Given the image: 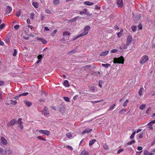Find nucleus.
Instances as JSON below:
<instances>
[{"instance_id": "nucleus-1", "label": "nucleus", "mask_w": 155, "mask_h": 155, "mask_svg": "<svg viewBox=\"0 0 155 155\" xmlns=\"http://www.w3.org/2000/svg\"><path fill=\"white\" fill-rule=\"evenodd\" d=\"M90 28L91 27L90 26H86L84 29L83 32L77 36L76 38L73 39V40H75L77 38L87 35L88 33V31L90 30Z\"/></svg>"}, {"instance_id": "nucleus-2", "label": "nucleus", "mask_w": 155, "mask_h": 155, "mask_svg": "<svg viewBox=\"0 0 155 155\" xmlns=\"http://www.w3.org/2000/svg\"><path fill=\"white\" fill-rule=\"evenodd\" d=\"M124 57L122 56L118 58H115L113 60V62L114 64H123L124 63Z\"/></svg>"}, {"instance_id": "nucleus-3", "label": "nucleus", "mask_w": 155, "mask_h": 155, "mask_svg": "<svg viewBox=\"0 0 155 155\" xmlns=\"http://www.w3.org/2000/svg\"><path fill=\"white\" fill-rule=\"evenodd\" d=\"M149 60V57L147 55L143 56L139 60V63L140 64H143L147 62Z\"/></svg>"}, {"instance_id": "nucleus-4", "label": "nucleus", "mask_w": 155, "mask_h": 155, "mask_svg": "<svg viewBox=\"0 0 155 155\" xmlns=\"http://www.w3.org/2000/svg\"><path fill=\"white\" fill-rule=\"evenodd\" d=\"M37 131H38V130ZM39 133L40 134H45L47 136L49 135L51 133L48 130H38Z\"/></svg>"}, {"instance_id": "nucleus-5", "label": "nucleus", "mask_w": 155, "mask_h": 155, "mask_svg": "<svg viewBox=\"0 0 155 155\" xmlns=\"http://www.w3.org/2000/svg\"><path fill=\"white\" fill-rule=\"evenodd\" d=\"M42 113L43 114H44L45 116L48 115L49 114V111L48 110V109L47 107H45L42 111Z\"/></svg>"}, {"instance_id": "nucleus-6", "label": "nucleus", "mask_w": 155, "mask_h": 155, "mask_svg": "<svg viewBox=\"0 0 155 155\" xmlns=\"http://www.w3.org/2000/svg\"><path fill=\"white\" fill-rule=\"evenodd\" d=\"M117 4L118 7L120 8H122L123 5V0H117Z\"/></svg>"}, {"instance_id": "nucleus-7", "label": "nucleus", "mask_w": 155, "mask_h": 155, "mask_svg": "<svg viewBox=\"0 0 155 155\" xmlns=\"http://www.w3.org/2000/svg\"><path fill=\"white\" fill-rule=\"evenodd\" d=\"M132 42V38L131 36H128L127 41H126V45H127L128 46Z\"/></svg>"}, {"instance_id": "nucleus-8", "label": "nucleus", "mask_w": 155, "mask_h": 155, "mask_svg": "<svg viewBox=\"0 0 155 155\" xmlns=\"http://www.w3.org/2000/svg\"><path fill=\"white\" fill-rule=\"evenodd\" d=\"M119 48L120 49V51L122 52L124 49L127 48V46L125 44L123 43L122 44L121 46Z\"/></svg>"}, {"instance_id": "nucleus-9", "label": "nucleus", "mask_w": 155, "mask_h": 155, "mask_svg": "<svg viewBox=\"0 0 155 155\" xmlns=\"http://www.w3.org/2000/svg\"><path fill=\"white\" fill-rule=\"evenodd\" d=\"M7 153V150L4 149H3L0 147V153L2 155H6Z\"/></svg>"}, {"instance_id": "nucleus-10", "label": "nucleus", "mask_w": 155, "mask_h": 155, "mask_svg": "<svg viewBox=\"0 0 155 155\" xmlns=\"http://www.w3.org/2000/svg\"><path fill=\"white\" fill-rule=\"evenodd\" d=\"M144 92V88L143 87H141L138 92V94L141 97L143 94Z\"/></svg>"}, {"instance_id": "nucleus-11", "label": "nucleus", "mask_w": 155, "mask_h": 155, "mask_svg": "<svg viewBox=\"0 0 155 155\" xmlns=\"http://www.w3.org/2000/svg\"><path fill=\"white\" fill-rule=\"evenodd\" d=\"M24 102L26 106L28 107H30L32 105V103L28 101L25 100L24 101Z\"/></svg>"}, {"instance_id": "nucleus-12", "label": "nucleus", "mask_w": 155, "mask_h": 155, "mask_svg": "<svg viewBox=\"0 0 155 155\" xmlns=\"http://www.w3.org/2000/svg\"><path fill=\"white\" fill-rule=\"evenodd\" d=\"M37 40L41 41L43 44H46L47 43V41L44 39L40 37L37 38Z\"/></svg>"}, {"instance_id": "nucleus-13", "label": "nucleus", "mask_w": 155, "mask_h": 155, "mask_svg": "<svg viewBox=\"0 0 155 155\" xmlns=\"http://www.w3.org/2000/svg\"><path fill=\"white\" fill-rule=\"evenodd\" d=\"M1 140L2 141V143L4 145H6L7 143L6 140L4 137H2Z\"/></svg>"}, {"instance_id": "nucleus-14", "label": "nucleus", "mask_w": 155, "mask_h": 155, "mask_svg": "<svg viewBox=\"0 0 155 155\" xmlns=\"http://www.w3.org/2000/svg\"><path fill=\"white\" fill-rule=\"evenodd\" d=\"M16 121L15 119H13L10 121L9 124L10 125L13 126L16 123Z\"/></svg>"}, {"instance_id": "nucleus-15", "label": "nucleus", "mask_w": 155, "mask_h": 155, "mask_svg": "<svg viewBox=\"0 0 155 155\" xmlns=\"http://www.w3.org/2000/svg\"><path fill=\"white\" fill-rule=\"evenodd\" d=\"M12 11V8L10 6H7L6 8V13H9Z\"/></svg>"}, {"instance_id": "nucleus-16", "label": "nucleus", "mask_w": 155, "mask_h": 155, "mask_svg": "<svg viewBox=\"0 0 155 155\" xmlns=\"http://www.w3.org/2000/svg\"><path fill=\"white\" fill-rule=\"evenodd\" d=\"M70 35V33L68 32L67 31L63 32V35L64 37H66L67 36H69Z\"/></svg>"}, {"instance_id": "nucleus-17", "label": "nucleus", "mask_w": 155, "mask_h": 155, "mask_svg": "<svg viewBox=\"0 0 155 155\" xmlns=\"http://www.w3.org/2000/svg\"><path fill=\"white\" fill-rule=\"evenodd\" d=\"M92 130V129L90 128L86 129L84 130L82 132V134H84L86 133H88L91 131Z\"/></svg>"}, {"instance_id": "nucleus-18", "label": "nucleus", "mask_w": 155, "mask_h": 155, "mask_svg": "<svg viewBox=\"0 0 155 155\" xmlns=\"http://www.w3.org/2000/svg\"><path fill=\"white\" fill-rule=\"evenodd\" d=\"M84 4L87 5L91 6L94 5L93 2H90L89 1H86L84 2Z\"/></svg>"}, {"instance_id": "nucleus-19", "label": "nucleus", "mask_w": 155, "mask_h": 155, "mask_svg": "<svg viewBox=\"0 0 155 155\" xmlns=\"http://www.w3.org/2000/svg\"><path fill=\"white\" fill-rule=\"evenodd\" d=\"M108 53L109 51H106L104 52L101 53L100 54V55L101 56H105L107 55L108 54Z\"/></svg>"}, {"instance_id": "nucleus-20", "label": "nucleus", "mask_w": 155, "mask_h": 155, "mask_svg": "<svg viewBox=\"0 0 155 155\" xmlns=\"http://www.w3.org/2000/svg\"><path fill=\"white\" fill-rule=\"evenodd\" d=\"M144 155H153V153H150L147 150H145L144 151Z\"/></svg>"}, {"instance_id": "nucleus-21", "label": "nucleus", "mask_w": 155, "mask_h": 155, "mask_svg": "<svg viewBox=\"0 0 155 155\" xmlns=\"http://www.w3.org/2000/svg\"><path fill=\"white\" fill-rule=\"evenodd\" d=\"M89 153L88 152L84 150L81 153L80 155H88Z\"/></svg>"}, {"instance_id": "nucleus-22", "label": "nucleus", "mask_w": 155, "mask_h": 155, "mask_svg": "<svg viewBox=\"0 0 155 155\" xmlns=\"http://www.w3.org/2000/svg\"><path fill=\"white\" fill-rule=\"evenodd\" d=\"M87 11V9L86 8H84L83 9V11L79 12V14L80 15L83 14H86V12Z\"/></svg>"}, {"instance_id": "nucleus-23", "label": "nucleus", "mask_w": 155, "mask_h": 155, "mask_svg": "<svg viewBox=\"0 0 155 155\" xmlns=\"http://www.w3.org/2000/svg\"><path fill=\"white\" fill-rule=\"evenodd\" d=\"M63 85L67 87H69L70 86V85L69 84L68 81L67 80H65L63 83Z\"/></svg>"}, {"instance_id": "nucleus-24", "label": "nucleus", "mask_w": 155, "mask_h": 155, "mask_svg": "<svg viewBox=\"0 0 155 155\" xmlns=\"http://www.w3.org/2000/svg\"><path fill=\"white\" fill-rule=\"evenodd\" d=\"M96 142V140L95 139H93L90 141L89 143V145L90 146H91L93 144Z\"/></svg>"}, {"instance_id": "nucleus-25", "label": "nucleus", "mask_w": 155, "mask_h": 155, "mask_svg": "<svg viewBox=\"0 0 155 155\" xmlns=\"http://www.w3.org/2000/svg\"><path fill=\"white\" fill-rule=\"evenodd\" d=\"M32 4L34 7L35 8H38V3L37 2H33Z\"/></svg>"}, {"instance_id": "nucleus-26", "label": "nucleus", "mask_w": 155, "mask_h": 155, "mask_svg": "<svg viewBox=\"0 0 155 155\" xmlns=\"http://www.w3.org/2000/svg\"><path fill=\"white\" fill-rule=\"evenodd\" d=\"M22 122H21V123H20L19 125L18 126V128L20 129L21 130L23 129L24 127L22 124Z\"/></svg>"}, {"instance_id": "nucleus-27", "label": "nucleus", "mask_w": 155, "mask_h": 155, "mask_svg": "<svg viewBox=\"0 0 155 155\" xmlns=\"http://www.w3.org/2000/svg\"><path fill=\"white\" fill-rule=\"evenodd\" d=\"M102 66L105 67L106 68H107L109 67H110L111 66V65L109 64H102Z\"/></svg>"}, {"instance_id": "nucleus-28", "label": "nucleus", "mask_w": 155, "mask_h": 155, "mask_svg": "<svg viewBox=\"0 0 155 155\" xmlns=\"http://www.w3.org/2000/svg\"><path fill=\"white\" fill-rule=\"evenodd\" d=\"M59 3V0H53V3L54 5H58Z\"/></svg>"}, {"instance_id": "nucleus-29", "label": "nucleus", "mask_w": 155, "mask_h": 155, "mask_svg": "<svg viewBox=\"0 0 155 155\" xmlns=\"http://www.w3.org/2000/svg\"><path fill=\"white\" fill-rule=\"evenodd\" d=\"M28 94H29V93L28 92H26L24 93H22V94H19L18 95V97H20L21 96H25L28 95Z\"/></svg>"}, {"instance_id": "nucleus-30", "label": "nucleus", "mask_w": 155, "mask_h": 155, "mask_svg": "<svg viewBox=\"0 0 155 155\" xmlns=\"http://www.w3.org/2000/svg\"><path fill=\"white\" fill-rule=\"evenodd\" d=\"M129 102L128 99H126L125 102L124 103L123 105L124 107H126L127 104Z\"/></svg>"}, {"instance_id": "nucleus-31", "label": "nucleus", "mask_w": 155, "mask_h": 155, "mask_svg": "<svg viewBox=\"0 0 155 155\" xmlns=\"http://www.w3.org/2000/svg\"><path fill=\"white\" fill-rule=\"evenodd\" d=\"M146 105L144 104H143L140 107L139 109L141 110H143L145 107Z\"/></svg>"}, {"instance_id": "nucleus-32", "label": "nucleus", "mask_w": 155, "mask_h": 155, "mask_svg": "<svg viewBox=\"0 0 155 155\" xmlns=\"http://www.w3.org/2000/svg\"><path fill=\"white\" fill-rule=\"evenodd\" d=\"M37 138L38 139L44 141H46V140L42 137L41 136H38L37 137Z\"/></svg>"}, {"instance_id": "nucleus-33", "label": "nucleus", "mask_w": 155, "mask_h": 155, "mask_svg": "<svg viewBox=\"0 0 155 155\" xmlns=\"http://www.w3.org/2000/svg\"><path fill=\"white\" fill-rule=\"evenodd\" d=\"M11 104H13V105H15L17 103V101L16 100H11Z\"/></svg>"}, {"instance_id": "nucleus-34", "label": "nucleus", "mask_w": 155, "mask_h": 155, "mask_svg": "<svg viewBox=\"0 0 155 155\" xmlns=\"http://www.w3.org/2000/svg\"><path fill=\"white\" fill-rule=\"evenodd\" d=\"M136 134V131H135L134 132H133L131 136L130 137V139H133L134 138V136Z\"/></svg>"}, {"instance_id": "nucleus-35", "label": "nucleus", "mask_w": 155, "mask_h": 155, "mask_svg": "<svg viewBox=\"0 0 155 155\" xmlns=\"http://www.w3.org/2000/svg\"><path fill=\"white\" fill-rule=\"evenodd\" d=\"M126 112V110L125 109H123L120 110V114H124Z\"/></svg>"}, {"instance_id": "nucleus-36", "label": "nucleus", "mask_w": 155, "mask_h": 155, "mask_svg": "<svg viewBox=\"0 0 155 155\" xmlns=\"http://www.w3.org/2000/svg\"><path fill=\"white\" fill-rule=\"evenodd\" d=\"M116 105L115 104H113L112 106H111L110 108H109V110H112L114 107Z\"/></svg>"}, {"instance_id": "nucleus-37", "label": "nucleus", "mask_w": 155, "mask_h": 155, "mask_svg": "<svg viewBox=\"0 0 155 155\" xmlns=\"http://www.w3.org/2000/svg\"><path fill=\"white\" fill-rule=\"evenodd\" d=\"M117 51V50L116 49H114L111 50L110 52L111 53H116Z\"/></svg>"}, {"instance_id": "nucleus-38", "label": "nucleus", "mask_w": 155, "mask_h": 155, "mask_svg": "<svg viewBox=\"0 0 155 155\" xmlns=\"http://www.w3.org/2000/svg\"><path fill=\"white\" fill-rule=\"evenodd\" d=\"M135 142V140H133V141H131L130 142H128L127 143V144L128 145H131L132 144L134 143Z\"/></svg>"}, {"instance_id": "nucleus-39", "label": "nucleus", "mask_w": 155, "mask_h": 155, "mask_svg": "<svg viewBox=\"0 0 155 155\" xmlns=\"http://www.w3.org/2000/svg\"><path fill=\"white\" fill-rule=\"evenodd\" d=\"M136 27H136V26H134V25H133L132 27L131 28H132V30H133V31L134 32V31H136Z\"/></svg>"}, {"instance_id": "nucleus-40", "label": "nucleus", "mask_w": 155, "mask_h": 155, "mask_svg": "<svg viewBox=\"0 0 155 155\" xmlns=\"http://www.w3.org/2000/svg\"><path fill=\"white\" fill-rule=\"evenodd\" d=\"M34 13H31L30 14V18L32 20H33L34 19Z\"/></svg>"}, {"instance_id": "nucleus-41", "label": "nucleus", "mask_w": 155, "mask_h": 155, "mask_svg": "<svg viewBox=\"0 0 155 155\" xmlns=\"http://www.w3.org/2000/svg\"><path fill=\"white\" fill-rule=\"evenodd\" d=\"M90 89L92 91L94 92L95 90V86H92L90 88Z\"/></svg>"}, {"instance_id": "nucleus-42", "label": "nucleus", "mask_w": 155, "mask_h": 155, "mask_svg": "<svg viewBox=\"0 0 155 155\" xmlns=\"http://www.w3.org/2000/svg\"><path fill=\"white\" fill-rule=\"evenodd\" d=\"M21 15V11L19 10L16 12V15L18 17H19Z\"/></svg>"}, {"instance_id": "nucleus-43", "label": "nucleus", "mask_w": 155, "mask_h": 155, "mask_svg": "<svg viewBox=\"0 0 155 155\" xmlns=\"http://www.w3.org/2000/svg\"><path fill=\"white\" fill-rule=\"evenodd\" d=\"M104 148L105 149L107 150L109 148V147L106 144H105L104 145Z\"/></svg>"}, {"instance_id": "nucleus-44", "label": "nucleus", "mask_w": 155, "mask_h": 155, "mask_svg": "<svg viewBox=\"0 0 155 155\" xmlns=\"http://www.w3.org/2000/svg\"><path fill=\"white\" fill-rule=\"evenodd\" d=\"M64 99L66 101L68 102L69 101V98L68 97H64Z\"/></svg>"}, {"instance_id": "nucleus-45", "label": "nucleus", "mask_w": 155, "mask_h": 155, "mask_svg": "<svg viewBox=\"0 0 155 155\" xmlns=\"http://www.w3.org/2000/svg\"><path fill=\"white\" fill-rule=\"evenodd\" d=\"M151 108L149 107L147 110L146 111V113L147 114H148L150 113V112L151 111Z\"/></svg>"}, {"instance_id": "nucleus-46", "label": "nucleus", "mask_w": 155, "mask_h": 155, "mask_svg": "<svg viewBox=\"0 0 155 155\" xmlns=\"http://www.w3.org/2000/svg\"><path fill=\"white\" fill-rule=\"evenodd\" d=\"M20 27L19 25H16L14 26V28L15 30H17Z\"/></svg>"}, {"instance_id": "nucleus-47", "label": "nucleus", "mask_w": 155, "mask_h": 155, "mask_svg": "<svg viewBox=\"0 0 155 155\" xmlns=\"http://www.w3.org/2000/svg\"><path fill=\"white\" fill-rule=\"evenodd\" d=\"M124 150V149L123 148H120L118 150V151H117V153H119L123 151Z\"/></svg>"}, {"instance_id": "nucleus-48", "label": "nucleus", "mask_w": 155, "mask_h": 155, "mask_svg": "<svg viewBox=\"0 0 155 155\" xmlns=\"http://www.w3.org/2000/svg\"><path fill=\"white\" fill-rule=\"evenodd\" d=\"M102 81H100L99 82V86L101 88L102 87Z\"/></svg>"}, {"instance_id": "nucleus-49", "label": "nucleus", "mask_w": 155, "mask_h": 155, "mask_svg": "<svg viewBox=\"0 0 155 155\" xmlns=\"http://www.w3.org/2000/svg\"><path fill=\"white\" fill-rule=\"evenodd\" d=\"M78 16H77L74 17L71 20V21L74 22L78 18Z\"/></svg>"}, {"instance_id": "nucleus-50", "label": "nucleus", "mask_w": 155, "mask_h": 155, "mask_svg": "<svg viewBox=\"0 0 155 155\" xmlns=\"http://www.w3.org/2000/svg\"><path fill=\"white\" fill-rule=\"evenodd\" d=\"M5 84L4 81H0V86H3Z\"/></svg>"}, {"instance_id": "nucleus-51", "label": "nucleus", "mask_w": 155, "mask_h": 155, "mask_svg": "<svg viewBox=\"0 0 155 155\" xmlns=\"http://www.w3.org/2000/svg\"><path fill=\"white\" fill-rule=\"evenodd\" d=\"M5 26V24L3 23L0 25V29H2Z\"/></svg>"}, {"instance_id": "nucleus-52", "label": "nucleus", "mask_w": 155, "mask_h": 155, "mask_svg": "<svg viewBox=\"0 0 155 155\" xmlns=\"http://www.w3.org/2000/svg\"><path fill=\"white\" fill-rule=\"evenodd\" d=\"M17 53V51L16 49H14V52L13 54V55L14 56H15Z\"/></svg>"}, {"instance_id": "nucleus-53", "label": "nucleus", "mask_w": 155, "mask_h": 155, "mask_svg": "<svg viewBox=\"0 0 155 155\" xmlns=\"http://www.w3.org/2000/svg\"><path fill=\"white\" fill-rule=\"evenodd\" d=\"M138 28H139V29H142V25L141 24H139L138 26H137Z\"/></svg>"}, {"instance_id": "nucleus-54", "label": "nucleus", "mask_w": 155, "mask_h": 155, "mask_svg": "<svg viewBox=\"0 0 155 155\" xmlns=\"http://www.w3.org/2000/svg\"><path fill=\"white\" fill-rule=\"evenodd\" d=\"M142 152V151L137 152L136 155H140V154Z\"/></svg>"}, {"instance_id": "nucleus-55", "label": "nucleus", "mask_w": 155, "mask_h": 155, "mask_svg": "<svg viewBox=\"0 0 155 155\" xmlns=\"http://www.w3.org/2000/svg\"><path fill=\"white\" fill-rule=\"evenodd\" d=\"M42 58V55H39L38 56V60L40 59V60H41Z\"/></svg>"}, {"instance_id": "nucleus-56", "label": "nucleus", "mask_w": 155, "mask_h": 155, "mask_svg": "<svg viewBox=\"0 0 155 155\" xmlns=\"http://www.w3.org/2000/svg\"><path fill=\"white\" fill-rule=\"evenodd\" d=\"M155 123V120H152L148 123L149 125L151 124H154Z\"/></svg>"}, {"instance_id": "nucleus-57", "label": "nucleus", "mask_w": 155, "mask_h": 155, "mask_svg": "<svg viewBox=\"0 0 155 155\" xmlns=\"http://www.w3.org/2000/svg\"><path fill=\"white\" fill-rule=\"evenodd\" d=\"M143 148L142 147L139 146L137 147V149L138 150H141Z\"/></svg>"}, {"instance_id": "nucleus-58", "label": "nucleus", "mask_w": 155, "mask_h": 155, "mask_svg": "<svg viewBox=\"0 0 155 155\" xmlns=\"http://www.w3.org/2000/svg\"><path fill=\"white\" fill-rule=\"evenodd\" d=\"M121 31H120L117 34V35L119 37H120L121 36Z\"/></svg>"}, {"instance_id": "nucleus-59", "label": "nucleus", "mask_w": 155, "mask_h": 155, "mask_svg": "<svg viewBox=\"0 0 155 155\" xmlns=\"http://www.w3.org/2000/svg\"><path fill=\"white\" fill-rule=\"evenodd\" d=\"M67 136L69 138H70V137H72V135L70 133L68 134L67 135Z\"/></svg>"}, {"instance_id": "nucleus-60", "label": "nucleus", "mask_w": 155, "mask_h": 155, "mask_svg": "<svg viewBox=\"0 0 155 155\" xmlns=\"http://www.w3.org/2000/svg\"><path fill=\"white\" fill-rule=\"evenodd\" d=\"M0 45L4 46V43L2 41H0Z\"/></svg>"}, {"instance_id": "nucleus-61", "label": "nucleus", "mask_w": 155, "mask_h": 155, "mask_svg": "<svg viewBox=\"0 0 155 155\" xmlns=\"http://www.w3.org/2000/svg\"><path fill=\"white\" fill-rule=\"evenodd\" d=\"M21 118H19L18 120V124H19L20 123H21V122H22L21 121Z\"/></svg>"}, {"instance_id": "nucleus-62", "label": "nucleus", "mask_w": 155, "mask_h": 155, "mask_svg": "<svg viewBox=\"0 0 155 155\" xmlns=\"http://www.w3.org/2000/svg\"><path fill=\"white\" fill-rule=\"evenodd\" d=\"M66 147L68 148H69V149H70L71 150H73V148L72 147L70 146H69V145H68V146H66Z\"/></svg>"}, {"instance_id": "nucleus-63", "label": "nucleus", "mask_w": 155, "mask_h": 155, "mask_svg": "<svg viewBox=\"0 0 155 155\" xmlns=\"http://www.w3.org/2000/svg\"><path fill=\"white\" fill-rule=\"evenodd\" d=\"M100 8V7H99L98 6L96 5L95 6V9L99 10Z\"/></svg>"}, {"instance_id": "nucleus-64", "label": "nucleus", "mask_w": 155, "mask_h": 155, "mask_svg": "<svg viewBox=\"0 0 155 155\" xmlns=\"http://www.w3.org/2000/svg\"><path fill=\"white\" fill-rule=\"evenodd\" d=\"M58 31V30L57 29H55L54 30L53 32V34H55Z\"/></svg>"}]
</instances>
